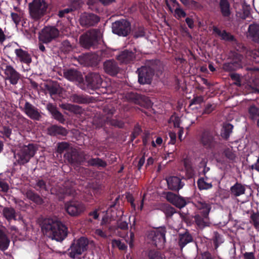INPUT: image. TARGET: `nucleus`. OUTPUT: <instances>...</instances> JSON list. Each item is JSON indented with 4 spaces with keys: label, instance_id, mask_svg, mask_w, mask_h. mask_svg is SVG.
<instances>
[{
    "label": "nucleus",
    "instance_id": "nucleus-46",
    "mask_svg": "<svg viewBox=\"0 0 259 259\" xmlns=\"http://www.w3.org/2000/svg\"><path fill=\"white\" fill-rule=\"evenodd\" d=\"M162 210L167 218L171 217L176 212L175 209L169 205H164Z\"/></svg>",
    "mask_w": 259,
    "mask_h": 259
},
{
    "label": "nucleus",
    "instance_id": "nucleus-36",
    "mask_svg": "<svg viewBox=\"0 0 259 259\" xmlns=\"http://www.w3.org/2000/svg\"><path fill=\"white\" fill-rule=\"evenodd\" d=\"M3 214L4 217L8 220L12 219L17 220L16 214L14 208L12 207H5L3 209Z\"/></svg>",
    "mask_w": 259,
    "mask_h": 259
},
{
    "label": "nucleus",
    "instance_id": "nucleus-21",
    "mask_svg": "<svg viewBox=\"0 0 259 259\" xmlns=\"http://www.w3.org/2000/svg\"><path fill=\"white\" fill-rule=\"evenodd\" d=\"M16 59L21 63L29 64L31 61V57L28 52L21 48H17L15 50Z\"/></svg>",
    "mask_w": 259,
    "mask_h": 259
},
{
    "label": "nucleus",
    "instance_id": "nucleus-7",
    "mask_svg": "<svg viewBox=\"0 0 259 259\" xmlns=\"http://www.w3.org/2000/svg\"><path fill=\"white\" fill-rule=\"evenodd\" d=\"M88 245V240L84 237H81L75 241L68 249L70 256L74 258L81 255L87 250Z\"/></svg>",
    "mask_w": 259,
    "mask_h": 259
},
{
    "label": "nucleus",
    "instance_id": "nucleus-34",
    "mask_svg": "<svg viewBox=\"0 0 259 259\" xmlns=\"http://www.w3.org/2000/svg\"><path fill=\"white\" fill-rule=\"evenodd\" d=\"M116 210H113L112 207L108 209L107 210V215L104 216L102 220L101 225H104L105 224L109 223V222L115 219V215L114 213H116Z\"/></svg>",
    "mask_w": 259,
    "mask_h": 259
},
{
    "label": "nucleus",
    "instance_id": "nucleus-41",
    "mask_svg": "<svg viewBox=\"0 0 259 259\" xmlns=\"http://www.w3.org/2000/svg\"><path fill=\"white\" fill-rule=\"evenodd\" d=\"M233 127V125L230 123L225 124L221 132L222 137L227 139L232 132Z\"/></svg>",
    "mask_w": 259,
    "mask_h": 259
},
{
    "label": "nucleus",
    "instance_id": "nucleus-23",
    "mask_svg": "<svg viewBox=\"0 0 259 259\" xmlns=\"http://www.w3.org/2000/svg\"><path fill=\"white\" fill-rule=\"evenodd\" d=\"M247 37L253 41L259 44V24H251L249 25L247 33Z\"/></svg>",
    "mask_w": 259,
    "mask_h": 259
},
{
    "label": "nucleus",
    "instance_id": "nucleus-37",
    "mask_svg": "<svg viewBox=\"0 0 259 259\" xmlns=\"http://www.w3.org/2000/svg\"><path fill=\"white\" fill-rule=\"evenodd\" d=\"M229 57L231 62H232L234 65L237 63L239 66V68L242 67V59L243 58L242 55L238 54L237 52H233L230 53Z\"/></svg>",
    "mask_w": 259,
    "mask_h": 259
},
{
    "label": "nucleus",
    "instance_id": "nucleus-57",
    "mask_svg": "<svg viewBox=\"0 0 259 259\" xmlns=\"http://www.w3.org/2000/svg\"><path fill=\"white\" fill-rule=\"evenodd\" d=\"M47 89L51 96L56 95L59 92V87L57 85H48Z\"/></svg>",
    "mask_w": 259,
    "mask_h": 259
},
{
    "label": "nucleus",
    "instance_id": "nucleus-25",
    "mask_svg": "<svg viewBox=\"0 0 259 259\" xmlns=\"http://www.w3.org/2000/svg\"><path fill=\"white\" fill-rule=\"evenodd\" d=\"M178 244L181 250L188 243L193 241L192 236L187 231L184 233H180L178 237Z\"/></svg>",
    "mask_w": 259,
    "mask_h": 259
},
{
    "label": "nucleus",
    "instance_id": "nucleus-40",
    "mask_svg": "<svg viewBox=\"0 0 259 259\" xmlns=\"http://www.w3.org/2000/svg\"><path fill=\"white\" fill-rule=\"evenodd\" d=\"M70 100L71 101L78 104H83L88 102V100L85 97L76 94L70 96Z\"/></svg>",
    "mask_w": 259,
    "mask_h": 259
},
{
    "label": "nucleus",
    "instance_id": "nucleus-38",
    "mask_svg": "<svg viewBox=\"0 0 259 259\" xmlns=\"http://www.w3.org/2000/svg\"><path fill=\"white\" fill-rule=\"evenodd\" d=\"M88 163L89 165L93 166L104 167L107 165V163L105 161L99 158H92L88 161Z\"/></svg>",
    "mask_w": 259,
    "mask_h": 259
},
{
    "label": "nucleus",
    "instance_id": "nucleus-22",
    "mask_svg": "<svg viewBox=\"0 0 259 259\" xmlns=\"http://www.w3.org/2000/svg\"><path fill=\"white\" fill-rule=\"evenodd\" d=\"M213 31L218 36H219L222 40L231 42L234 44H237V41L234 36L230 33L227 32L226 30H221L216 26H213Z\"/></svg>",
    "mask_w": 259,
    "mask_h": 259
},
{
    "label": "nucleus",
    "instance_id": "nucleus-35",
    "mask_svg": "<svg viewBox=\"0 0 259 259\" xmlns=\"http://www.w3.org/2000/svg\"><path fill=\"white\" fill-rule=\"evenodd\" d=\"M27 198L33 201L37 204H41L43 202L42 199L36 193L31 190H28L26 193Z\"/></svg>",
    "mask_w": 259,
    "mask_h": 259
},
{
    "label": "nucleus",
    "instance_id": "nucleus-59",
    "mask_svg": "<svg viewBox=\"0 0 259 259\" xmlns=\"http://www.w3.org/2000/svg\"><path fill=\"white\" fill-rule=\"evenodd\" d=\"M142 132V130L139 124H137L132 134V140H134Z\"/></svg>",
    "mask_w": 259,
    "mask_h": 259
},
{
    "label": "nucleus",
    "instance_id": "nucleus-51",
    "mask_svg": "<svg viewBox=\"0 0 259 259\" xmlns=\"http://www.w3.org/2000/svg\"><path fill=\"white\" fill-rule=\"evenodd\" d=\"M72 49L70 42L68 40H64L61 43L60 49L62 52L67 53L70 51Z\"/></svg>",
    "mask_w": 259,
    "mask_h": 259
},
{
    "label": "nucleus",
    "instance_id": "nucleus-27",
    "mask_svg": "<svg viewBox=\"0 0 259 259\" xmlns=\"http://www.w3.org/2000/svg\"><path fill=\"white\" fill-rule=\"evenodd\" d=\"M64 157L71 164L77 165L81 163L79 154L75 150H71L70 151L67 152L64 155Z\"/></svg>",
    "mask_w": 259,
    "mask_h": 259
},
{
    "label": "nucleus",
    "instance_id": "nucleus-8",
    "mask_svg": "<svg viewBox=\"0 0 259 259\" xmlns=\"http://www.w3.org/2000/svg\"><path fill=\"white\" fill-rule=\"evenodd\" d=\"M59 34L57 28L54 26H46L39 33V40L44 43L48 44L56 38Z\"/></svg>",
    "mask_w": 259,
    "mask_h": 259
},
{
    "label": "nucleus",
    "instance_id": "nucleus-1",
    "mask_svg": "<svg viewBox=\"0 0 259 259\" xmlns=\"http://www.w3.org/2000/svg\"><path fill=\"white\" fill-rule=\"evenodd\" d=\"M41 229L45 235L57 241H63L67 235V227L56 219L45 220Z\"/></svg>",
    "mask_w": 259,
    "mask_h": 259
},
{
    "label": "nucleus",
    "instance_id": "nucleus-48",
    "mask_svg": "<svg viewBox=\"0 0 259 259\" xmlns=\"http://www.w3.org/2000/svg\"><path fill=\"white\" fill-rule=\"evenodd\" d=\"M35 188L37 190H44L47 191H49V188L47 187L44 181L40 179L36 180Z\"/></svg>",
    "mask_w": 259,
    "mask_h": 259
},
{
    "label": "nucleus",
    "instance_id": "nucleus-49",
    "mask_svg": "<svg viewBox=\"0 0 259 259\" xmlns=\"http://www.w3.org/2000/svg\"><path fill=\"white\" fill-rule=\"evenodd\" d=\"M148 256L149 259H163L162 254L159 251L154 250H150Z\"/></svg>",
    "mask_w": 259,
    "mask_h": 259
},
{
    "label": "nucleus",
    "instance_id": "nucleus-44",
    "mask_svg": "<svg viewBox=\"0 0 259 259\" xmlns=\"http://www.w3.org/2000/svg\"><path fill=\"white\" fill-rule=\"evenodd\" d=\"M125 97L127 100L135 103H138L139 100L142 98L140 95L133 92L127 93L125 95Z\"/></svg>",
    "mask_w": 259,
    "mask_h": 259
},
{
    "label": "nucleus",
    "instance_id": "nucleus-64",
    "mask_svg": "<svg viewBox=\"0 0 259 259\" xmlns=\"http://www.w3.org/2000/svg\"><path fill=\"white\" fill-rule=\"evenodd\" d=\"M203 101V98L202 96H198L193 98L190 104V106H192L193 105L200 104Z\"/></svg>",
    "mask_w": 259,
    "mask_h": 259
},
{
    "label": "nucleus",
    "instance_id": "nucleus-11",
    "mask_svg": "<svg viewBox=\"0 0 259 259\" xmlns=\"http://www.w3.org/2000/svg\"><path fill=\"white\" fill-rule=\"evenodd\" d=\"M200 143L204 148L212 150L218 143L217 137L213 133L205 131L201 134Z\"/></svg>",
    "mask_w": 259,
    "mask_h": 259
},
{
    "label": "nucleus",
    "instance_id": "nucleus-16",
    "mask_svg": "<svg viewBox=\"0 0 259 259\" xmlns=\"http://www.w3.org/2000/svg\"><path fill=\"white\" fill-rule=\"evenodd\" d=\"M23 111L28 117L32 120H39L41 117L39 110L27 101L25 103Z\"/></svg>",
    "mask_w": 259,
    "mask_h": 259
},
{
    "label": "nucleus",
    "instance_id": "nucleus-55",
    "mask_svg": "<svg viewBox=\"0 0 259 259\" xmlns=\"http://www.w3.org/2000/svg\"><path fill=\"white\" fill-rule=\"evenodd\" d=\"M224 153L226 157L231 160H234L236 158V154L231 149H225Z\"/></svg>",
    "mask_w": 259,
    "mask_h": 259
},
{
    "label": "nucleus",
    "instance_id": "nucleus-30",
    "mask_svg": "<svg viewBox=\"0 0 259 259\" xmlns=\"http://www.w3.org/2000/svg\"><path fill=\"white\" fill-rule=\"evenodd\" d=\"M231 194L238 197L245 193V188L240 183H236L230 188Z\"/></svg>",
    "mask_w": 259,
    "mask_h": 259
},
{
    "label": "nucleus",
    "instance_id": "nucleus-53",
    "mask_svg": "<svg viewBox=\"0 0 259 259\" xmlns=\"http://www.w3.org/2000/svg\"><path fill=\"white\" fill-rule=\"evenodd\" d=\"M249 56L252 58L253 61L259 63V50L249 51L247 52Z\"/></svg>",
    "mask_w": 259,
    "mask_h": 259
},
{
    "label": "nucleus",
    "instance_id": "nucleus-54",
    "mask_svg": "<svg viewBox=\"0 0 259 259\" xmlns=\"http://www.w3.org/2000/svg\"><path fill=\"white\" fill-rule=\"evenodd\" d=\"M11 16L13 21L15 23V24L16 25H18L22 18V14L21 13L19 14L16 13H11Z\"/></svg>",
    "mask_w": 259,
    "mask_h": 259
},
{
    "label": "nucleus",
    "instance_id": "nucleus-47",
    "mask_svg": "<svg viewBox=\"0 0 259 259\" xmlns=\"http://www.w3.org/2000/svg\"><path fill=\"white\" fill-rule=\"evenodd\" d=\"M212 240L214 243L215 249H217L219 246L223 242V239L222 236L217 232H214L213 233Z\"/></svg>",
    "mask_w": 259,
    "mask_h": 259
},
{
    "label": "nucleus",
    "instance_id": "nucleus-13",
    "mask_svg": "<svg viewBox=\"0 0 259 259\" xmlns=\"http://www.w3.org/2000/svg\"><path fill=\"white\" fill-rule=\"evenodd\" d=\"M138 81L140 84H149L151 83L154 75V70L150 67L142 66L137 70Z\"/></svg>",
    "mask_w": 259,
    "mask_h": 259
},
{
    "label": "nucleus",
    "instance_id": "nucleus-32",
    "mask_svg": "<svg viewBox=\"0 0 259 259\" xmlns=\"http://www.w3.org/2000/svg\"><path fill=\"white\" fill-rule=\"evenodd\" d=\"M219 6L222 15L225 17H229L231 14V10L228 1L220 0Z\"/></svg>",
    "mask_w": 259,
    "mask_h": 259
},
{
    "label": "nucleus",
    "instance_id": "nucleus-12",
    "mask_svg": "<svg viewBox=\"0 0 259 259\" xmlns=\"http://www.w3.org/2000/svg\"><path fill=\"white\" fill-rule=\"evenodd\" d=\"M65 210L71 216L76 217L82 213L85 209L84 205L78 201H70L65 204Z\"/></svg>",
    "mask_w": 259,
    "mask_h": 259
},
{
    "label": "nucleus",
    "instance_id": "nucleus-14",
    "mask_svg": "<svg viewBox=\"0 0 259 259\" xmlns=\"http://www.w3.org/2000/svg\"><path fill=\"white\" fill-rule=\"evenodd\" d=\"M57 188H52L51 189L52 193H56L58 195H64L74 196L76 194V191L74 187V184L69 181L64 183L63 187L60 185L57 186Z\"/></svg>",
    "mask_w": 259,
    "mask_h": 259
},
{
    "label": "nucleus",
    "instance_id": "nucleus-2",
    "mask_svg": "<svg viewBox=\"0 0 259 259\" xmlns=\"http://www.w3.org/2000/svg\"><path fill=\"white\" fill-rule=\"evenodd\" d=\"M115 111V109L112 105L105 106L103 109L104 115L102 117L96 116L93 119V124L96 127H101L105 123L119 128L123 127L124 125L123 122L116 119L111 118Z\"/></svg>",
    "mask_w": 259,
    "mask_h": 259
},
{
    "label": "nucleus",
    "instance_id": "nucleus-9",
    "mask_svg": "<svg viewBox=\"0 0 259 259\" xmlns=\"http://www.w3.org/2000/svg\"><path fill=\"white\" fill-rule=\"evenodd\" d=\"M112 30L114 34L126 36L131 31V25L128 21L122 19L112 23Z\"/></svg>",
    "mask_w": 259,
    "mask_h": 259
},
{
    "label": "nucleus",
    "instance_id": "nucleus-19",
    "mask_svg": "<svg viewBox=\"0 0 259 259\" xmlns=\"http://www.w3.org/2000/svg\"><path fill=\"white\" fill-rule=\"evenodd\" d=\"M99 20V17L95 14L84 13L80 16V23L82 26H91L95 25Z\"/></svg>",
    "mask_w": 259,
    "mask_h": 259
},
{
    "label": "nucleus",
    "instance_id": "nucleus-10",
    "mask_svg": "<svg viewBox=\"0 0 259 259\" xmlns=\"http://www.w3.org/2000/svg\"><path fill=\"white\" fill-rule=\"evenodd\" d=\"M165 229L160 228L159 229L152 231L149 234L148 237L151 239L153 244L160 249L163 247L165 242Z\"/></svg>",
    "mask_w": 259,
    "mask_h": 259
},
{
    "label": "nucleus",
    "instance_id": "nucleus-45",
    "mask_svg": "<svg viewBox=\"0 0 259 259\" xmlns=\"http://www.w3.org/2000/svg\"><path fill=\"white\" fill-rule=\"evenodd\" d=\"M223 69L227 71H232L237 70L239 68V66L238 64H236L235 65L232 62H230L228 63H226L223 65Z\"/></svg>",
    "mask_w": 259,
    "mask_h": 259
},
{
    "label": "nucleus",
    "instance_id": "nucleus-56",
    "mask_svg": "<svg viewBox=\"0 0 259 259\" xmlns=\"http://www.w3.org/2000/svg\"><path fill=\"white\" fill-rule=\"evenodd\" d=\"M254 226L259 229V213H253L250 217Z\"/></svg>",
    "mask_w": 259,
    "mask_h": 259
},
{
    "label": "nucleus",
    "instance_id": "nucleus-39",
    "mask_svg": "<svg viewBox=\"0 0 259 259\" xmlns=\"http://www.w3.org/2000/svg\"><path fill=\"white\" fill-rule=\"evenodd\" d=\"M60 106L64 110L69 111L74 113H78L79 112L80 107L77 105H72L70 104H62Z\"/></svg>",
    "mask_w": 259,
    "mask_h": 259
},
{
    "label": "nucleus",
    "instance_id": "nucleus-63",
    "mask_svg": "<svg viewBox=\"0 0 259 259\" xmlns=\"http://www.w3.org/2000/svg\"><path fill=\"white\" fill-rule=\"evenodd\" d=\"M94 234L96 236L103 238H107V235L105 231H104L103 230L101 229H96L94 231Z\"/></svg>",
    "mask_w": 259,
    "mask_h": 259
},
{
    "label": "nucleus",
    "instance_id": "nucleus-42",
    "mask_svg": "<svg viewBox=\"0 0 259 259\" xmlns=\"http://www.w3.org/2000/svg\"><path fill=\"white\" fill-rule=\"evenodd\" d=\"M249 117L252 119H256L259 117V109L254 105H251L248 108Z\"/></svg>",
    "mask_w": 259,
    "mask_h": 259
},
{
    "label": "nucleus",
    "instance_id": "nucleus-26",
    "mask_svg": "<svg viewBox=\"0 0 259 259\" xmlns=\"http://www.w3.org/2000/svg\"><path fill=\"white\" fill-rule=\"evenodd\" d=\"M47 110L51 113L54 119L58 120L61 123H64L65 119L63 114L59 112L56 107L51 103L47 105Z\"/></svg>",
    "mask_w": 259,
    "mask_h": 259
},
{
    "label": "nucleus",
    "instance_id": "nucleus-33",
    "mask_svg": "<svg viewBox=\"0 0 259 259\" xmlns=\"http://www.w3.org/2000/svg\"><path fill=\"white\" fill-rule=\"evenodd\" d=\"M183 164L186 177L189 179L192 178L194 175V171L191 160L189 158H185L183 160Z\"/></svg>",
    "mask_w": 259,
    "mask_h": 259
},
{
    "label": "nucleus",
    "instance_id": "nucleus-31",
    "mask_svg": "<svg viewBox=\"0 0 259 259\" xmlns=\"http://www.w3.org/2000/svg\"><path fill=\"white\" fill-rule=\"evenodd\" d=\"M10 240L6 233L0 229V250H6L10 245Z\"/></svg>",
    "mask_w": 259,
    "mask_h": 259
},
{
    "label": "nucleus",
    "instance_id": "nucleus-29",
    "mask_svg": "<svg viewBox=\"0 0 259 259\" xmlns=\"http://www.w3.org/2000/svg\"><path fill=\"white\" fill-rule=\"evenodd\" d=\"M63 73L64 77L70 81L79 80L81 76L80 73L75 69L64 70Z\"/></svg>",
    "mask_w": 259,
    "mask_h": 259
},
{
    "label": "nucleus",
    "instance_id": "nucleus-5",
    "mask_svg": "<svg viewBox=\"0 0 259 259\" xmlns=\"http://www.w3.org/2000/svg\"><path fill=\"white\" fill-rule=\"evenodd\" d=\"M28 7L30 18L34 21H39L47 14L48 4L45 0H33Z\"/></svg>",
    "mask_w": 259,
    "mask_h": 259
},
{
    "label": "nucleus",
    "instance_id": "nucleus-24",
    "mask_svg": "<svg viewBox=\"0 0 259 259\" xmlns=\"http://www.w3.org/2000/svg\"><path fill=\"white\" fill-rule=\"evenodd\" d=\"M104 69L106 73L111 75L117 74L119 71L117 63L113 60L105 61L104 63Z\"/></svg>",
    "mask_w": 259,
    "mask_h": 259
},
{
    "label": "nucleus",
    "instance_id": "nucleus-61",
    "mask_svg": "<svg viewBox=\"0 0 259 259\" xmlns=\"http://www.w3.org/2000/svg\"><path fill=\"white\" fill-rule=\"evenodd\" d=\"M215 105L214 104L208 103L206 105L203 113L209 114L214 110Z\"/></svg>",
    "mask_w": 259,
    "mask_h": 259
},
{
    "label": "nucleus",
    "instance_id": "nucleus-15",
    "mask_svg": "<svg viewBox=\"0 0 259 259\" xmlns=\"http://www.w3.org/2000/svg\"><path fill=\"white\" fill-rule=\"evenodd\" d=\"M116 58L121 64H127L133 63L136 59V50H124L119 52Z\"/></svg>",
    "mask_w": 259,
    "mask_h": 259
},
{
    "label": "nucleus",
    "instance_id": "nucleus-3",
    "mask_svg": "<svg viewBox=\"0 0 259 259\" xmlns=\"http://www.w3.org/2000/svg\"><path fill=\"white\" fill-rule=\"evenodd\" d=\"M37 151V147L32 143L27 145L20 144L18 149L14 153L15 163L24 165L28 163L34 156Z\"/></svg>",
    "mask_w": 259,
    "mask_h": 259
},
{
    "label": "nucleus",
    "instance_id": "nucleus-58",
    "mask_svg": "<svg viewBox=\"0 0 259 259\" xmlns=\"http://www.w3.org/2000/svg\"><path fill=\"white\" fill-rule=\"evenodd\" d=\"M0 133H1L3 136L6 138H9L12 134V130L7 126H3L0 130Z\"/></svg>",
    "mask_w": 259,
    "mask_h": 259
},
{
    "label": "nucleus",
    "instance_id": "nucleus-52",
    "mask_svg": "<svg viewBox=\"0 0 259 259\" xmlns=\"http://www.w3.org/2000/svg\"><path fill=\"white\" fill-rule=\"evenodd\" d=\"M69 144L67 142H61L58 144L57 152L62 153L65 151L68 150Z\"/></svg>",
    "mask_w": 259,
    "mask_h": 259
},
{
    "label": "nucleus",
    "instance_id": "nucleus-50",
    "mask_svg": "<svg viewBox=\"0 0 259 259\" xmlns=\"http://www.w3.org/2000/svg\"><path fill=\"white\" fill-rule=\"evenodd\" d=\"M186 204V201L183 197L177 196L174 205L178 208H181L184 207Z\"/></svg>",
    "mask_w": 259,
    "mask_h": 259
},
{
    "label": "nucleus",
    "instance_id": "nucleus-60",
    "mask_svg": "<svg viewBox=\"0 0 259 259\" xmlns=\"http://www.w3.org/2000/svg\"><path fill=\"white\" fill-rule=\"evenodd\" d=\"M177 196L178 195L172 192H168L166 193V198L167 201L171 203L172 204H174Z\"/></svg>",
    "mask_w": 259,
    "mask_h": 259
},
{
    "label": "nucleus",
    "instance_id": "nucleus-20",
    "mask_svg": "<svg viewBox=\"0 0 259 259\" xmlns=\"http://www.w3.org/2000/svg\"><path fill=\"white\" fill-rule=\"evenodd\" d=\"M166 180L168 188L173 191H178L185 185L184 183L178 177H169Z\"/></svg>",
    "mask_w": 259,
    "mask_h": 259
},
{
    "label": "nucleus",
    "instance_id": "nucleus-18",
    "mask_svg": "<svg viewBox=\"0 0 259 259\" xmlns=\"http://www.w3.org/2000/svg\"><path fill=\"white\" fill-rule=\"evenodd\" d=\"M88 85L93 89L100 88L102 85V79L99 73L92 72L86 76Z\"/></svg>",
    "mask_w": 259,
    "mask_h": 259
},
{
    "label": "nucleus",
    "instance_id": "nucleus-62",
    "mask_svg": "<svg viewBox=\"0 0 259 259\" xmlns=\"http://www.w3.org/2000/svg\"><path fill=\"white\" fill-rule=\"evenodd\" d=\"M113 246H116L120 250H124L126 248V246L124 243L121 242L120 240H114L112 241Z\"/></svg>",
    "mask_w": 259,
    "mask_h": 259
},
{
    "label": "nucleus",
    "instance_id": "nucleus-43",
    "mask_svg": "<svg viewBox=\"0 0 259 259\" xmlns=\"http://www.w3.org/2000/svg\"><path fill=\"white\" fill-rule=\"evenodd\" d=\"M197 185L200 190H207L212 187L211 182L205 181L204 179H199L197 181Z\"/></svg>",
    "mask_w": 259,
    "mask_h": 259
},
{
    "label": "nucleus",
    "instance_id": "nucleus-4",
    "mask_svg": "<svg viewBox=\"0 0 259 259\" xmlns=\"http://www.w3.org/2000/svg\"><path fill=\"white\" fill-rule=\"evenodd\" d=\"M196 206L200 210V214L195 216L194 219L197 225L200 228L209 226L208 214L211 209V205L203 200L198 201Z\"/></svg>",
    "mask_w": 259,
    "mask_h": 259
},
{
    "label": "nucleus",
    "instance_id": "nucleus-6",
    "mask_svg": "<svg viewBox=\"0 0 259 259\" xmlns=\"http://www.w3.org/2000/svg\"><path fill=\"white\" fill-rule=\"evenodd\" d=\"M102 36L99 30L92 29L88 31L80 37V42L82 47L89 49L96 45Z\"/></svg>",
    "mask_w": 259,
    "mask_h": 259
},
{
    "label": "nucleus",
    "instance_id": "nucleus-17",
    "mask_svg": "<svg viewBox=\"0 0 259 259\" xmlns=\"http://www.w3.org/2000/svg\"><path fill=\"white\" fill-rule=\"evenodd\" d=\"M4 73L5 79L9 80L13 85H16L20 78V73L11 65H6Z\"/></svg>",
    "mask_w": 259,
    "mask_h": 259
},
{
    "label": "nucleus",
    "instance_id": "nucleus-28",
    "mask_svg": "<svg viewBox=\"0 0 259 259\" xmlns=\"http://www.w3.org/2000/svg\"><path fill=\"white\" fill-rule=\"evenodd\" d=\"M48 133L51 136H66L67 134V130L61 126L53 125L48 128Z\"/></svg>",
    "mask_w": 259,
    "mask_h": 259
}]
</instances>
